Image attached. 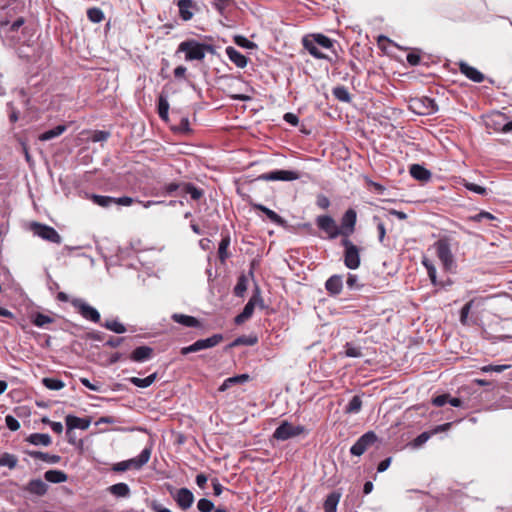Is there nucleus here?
Here are the masks:
<instances>
[{
  "instance_id": "nucleus-1",
  "label": "nucleus",
  "mask_w": 512,
  "mask_h": 512,
  "mask_svg": "<svg viewBox=\"0 0 512 512\" xmlns=\"http://www.w3.org/2000/svg\"><path fill=\"white\" fill-rule=\"evenodd\" d=\"M316 223L331 239L339 235L344 236L342 240L345 247L344 262L349 269H352V243L347 238L349 232L352 231V208L347 209L345 212L341 226H338L333 218L327 215L317 217Z\"/></svg>"
},
{
  "instance_id": "nucleus-2",
  "label": "nucleus",
  "mask_w": 512,
  "mask_h": 512,
  "mask_svg": "<svg viewBox=\"0 0 512 512\" xmlns=\"http://www.w3.org/2000/svg\"><path fill=\"white\" fill-rule=\"evenodd\" d=\"M436 255L446 271H452L456 267L454 255L451 251L450 239L442 237L434 243Z\"/></svg>"
},
{
  "instance_id": "nucleus-3",
  "label": "nucleus",
  "mask_w": 512,
  "mask_h": 512,
  "mask_svg": "<svg viewBox=\"0 0 512 512\" xmlns=\"http://www.w3.org/2000/svg\"><path fill=\"white\" fill-rule=\"evenodd\" d=\"M210 46L194 40L184 41L179 45V51L186 53V60H203Z\"/></svg>"
},
{
  "instance_id": "nucleus-4",
  "label": "nucleus",
  "mask_w": 512,
  "mask_h": 512,
  "mask_svg": "<svg viewBox=\"0 0 512 512\" xmlns=\"http://www.w3.org/2000/svg\"><path fill=\"white\" fill-rule=\"evenodd\" d=\"M410 108L418 115H431L438 111L436 101L427 96L412 99Z\"/></svg>"
},
{
  "instance_id": "nucleus-5",
  "label": "nucleus",
  "mask_w": 512,
  "mask_h": 512,
  "mask_svg": "<svg viewBox=\"0 0 512 512\" xmlns=\"http://www.w3.org/2000/svg\"><path fill=\"white\" fill-rule=\"evenodd\" d=\"M223 340L222 334H214L206 339H199L193 344L183 347L181 349L182 355H187L189 353L198 352L204 349L212 348L217 346Z\"/></svg>"
},
{
  "instance_id": "nucleus-6",
  "label": "nucleus",
  "mask_w": 512,
  "mask_h": 512,
  "mask_svg": "<svg viewBox=\"0 0 512 512\" xmlns=\"http://www.w3.org/2000/svg\"><path fill=\"white\" fill-rule=\"evenodd\" d=\"M304 431V426H294L291 423L284 421L275 429L273 437L277 440L285 441L302 434Z\"/></svg>"
},
{
  "instance_id": "nucleus-7",
  "label": "nucleus",
  "mask_w": 512,
  "mask_h": 512,
  "mask_svg": "<svg viewBox=\"0 0 512 512\" xmlns=\"http://www.w3.org/2000/svg\"><path fill=\"white\" fill-rule=\"evenodd\" d=\"M31 230L35 235L42 238L43 240L56 244H60L62 242L60 234L51 226L33 222L31 224Z\"/></svg>"
},
{
  "instance_id": "nucleus-8",
  "label": "nucleus",
  "mask_w": 512,
  "mask_h": 512,
  "mask_svg": "<svg viewBox=\"0 0 512 512\" xmlns=\"http://www.w3.org/2000/svg\"><path fill=\"white\" fill-rule=\"evenodd\" d=\"M72 305L78 310L80 315L94 323H98L100 321V313L94 307L90 306L82 299L76 298L71 301Z\"/></svg>"
},
{
  "instance_id": "nucleus-9",
  "label": "nucleus",
  "mask_w": 512,
  "mask_h": 512,
  "mask_svg": "<svg viewBox=\"0 0 512 512\" xmlns=\"http://www.w3.org/2000/svg\"><path fill=\"white\" fill-rule=\"evenodd\" d=\"M452 426L451 422L444 423L441 425H437L431 430L424 431L420 433L412 442L411 446L413 448H420L422 445H424L433 435H436L441 432L447 431Z\"/></svg>"
},
{
  "instance_id": "nucleus-10",
  "label": "nucleus",
  "mask_w": 512,
  "mask_h": 512,
  "mask_svg": "<svg viewBox=\"0 0 512 512\" xmlns=\"http://www.w3.org/2000/svg\"><path fill=\"white\" fill-rule=\"evenodd\" d=\"M259 178L265 181H294L299 179V173L291 170H275L264 173Z\"/></svg>"
},
{
  "instance_id": "nucleus-11",
  "label": "nucleus",
  "mask_w": 512,
  "mask_h": 512,
  "mask_svg": "<svg viewBox=\"0 0 512 512\" xmlns=\"http://www.w3.org/2000/svg\"><path fill=\"white\" fill-rule=\"evenodd\" d=\"M179 17L187 22L190 21L194 14L199 11V7L194 0H178Z\"/></svg>"
},
{
  "instance_id": "nucleus-12",
  "label": "nucleus",
  "mask_w": 512,
  "mask_h": 512,
  "mask_svg": "<svg viewBox=\"0 0 512 512\" xmlns=\"http://www.w3.org/2000/svg\"><path fill=\"white\" fill-rule=\"evenodd\" d=\"M377 441L375 432L368 431L354 443V456L362 455L367 448Z\"/></svg>"
},
{
  "instance_id": "nucleus-13",
  "label": "nucleus",
  "mask_w": 512,
  "mask_h": 512,
  "mask_svg": "<svg viewBox=\"0 0 512 512\" xmlns=\"http://www.w3.org/2000/svg\"><path fill=\"white\" fill-rule=\"evenodd\" d=\"M174 500L183 510L189 509L194 502L193 493L187 488L179 489L174 495Z\"/></svg>"
},
{
  "instance_id": "nucleus-14",
  "label": "nucleus",
  "mask_w": 512,
  "mask_h": 512,
  "mask_svg": "<svg viewBox=\"0 0 512 512\" xmlns=\"http://www.w3.org/2000/svg\"><path fill=\"white\" fill-rule=\"evenodd\" d=\"M459 70L464 76L475 83H481L485 78L482 72L463 61L459 63Z\"/></svg>"
},
{
  "instance_id": "nucleus-15",
  "label": "nucleus",
  "mask_w": 512,
  "mask_h": 512,
  "mask_svg": "<svg viewBox=\"0 0 512 512\" xmlns=\"http://www.w3.org/2000/svg\"><path fill=\"white\" fill-rule=\"evenodd\" d=\"M24 24L23 18H18L13 23H9L8 21L1 22L0 24V34L5 33L7 37H10L12 43L15 42L16 37L13 35L14 32H17L19 28H21Z\"/></svg>"
},
{
  "instance_id": "nucleus-16",
  "label": "nucleus",
  "mask_w": 512,
  "mask_h": 512,
  "mask_svg": "<svg viewBox=\"0 0 512 512\" xmlns=\"http://www.w3.org/2000/svg\"><path fill=\"white\" fill-rule=\"evenodd\" d=\"M421 263L425 267L432 285L439 288H445V284L437 278V270L433 262L427 257H423Z\"/></svg>"
},
{
  "instance_id": "nucleus-17",
  "label": "nucleus",
  "mask_w": 512,
  "mask_h": 512,
  "mask_svg": "<svg viewBox=\"0 0 512 512\" xmlns=\"http://www.w3.org/2000/svg\"><path fill=\"white\" fill-rule=\"evenodd\" d=\"M66 426L68 430L72 429H80L86 430L89 428L91 424V420L89 418H80L73 415L66 416Z\"/></svg>"
},
{
  "instance_id": "nucleus-18",
  "label": "nucleus",
  "mask_w": 512,
  "mask_h": 512,
  "mask_svg": "<svg viewBox=\"0 0 512 512\" xmlns=\"http://www.w3.org/2000/svg\"><path fill=\"white\" fill-rule=\"evenodd\" d=\"M409 173L415 180L421 182H428L432 177V173L420 164H412Z\"/></svg>"
},
{
  "instance_id": "nucleus-19",
  "label": "nucleus",
  "mask_w": 512,
  "mask_h": 512,
  "mask_svg": "<svg viewBox=\"0 0 512 512\" xmlns=\"http://www.w3.org/2000/svg\"><path fill=\"white\" fill-rule=\"evenodd\" d=\"M226 55L228 56L229 60L239 68H244L247 65V57L236 50L234 47H227Z\"/></svg>"
},
{
  "instance_id": "nucleus-20",
  "label": "nucleus",
  "mask_w": 512,
  "mask_h": 512,
  "mask_svg": "<svg viewBox=\"0 0 512 512\" xmlns=\"http://www.w3.org/2000/svg\"><path fill=\"white\" fill-rule=\"evenodd\" d=\"M343 287V280L340 275L331 276L325 283L326 290L332 294L337 295L341 292Z\"/></svg>"
},
{
  "instance_id": "nucleus-21",
  "label": "nucleus",
  "mask_w": 512,
  "mask_h": 512,
  "mask_svg": "<svg viewBox=\"0 0 512 512\" xmlns=\"http://www.w3.org/2000/svg\"><path fill=\"white\" fill-rule=\"evenodd\" d=\"M152 348L148 346L137 347L130 355V359L134 362H144L152 355Z\"/></svg>"
},
{
  "instance_id": "nucleus-22",
  "label": "nucleus",
  "mask_w": 512,
  "mask_h": 512,
  "mask_svg": "<svg viewBox=\"0 0 512 512\" xmlns=\"http://www.w3.org/2000/svg\"><path fill=\"white\" fill-rule=\"evenodd\" d=\"M254 308H255V298L252 297L247 302V304L244 306L242 312L235 317V323L239 325V324L244 323L246 320H248L252 316V314L254 312Z\"/></svg>"
},
{
  "instance_id": "nucleus-23",
  "label": "nucleus",
  "mask_w": 512,
  "mask_h": 512,
  "mask_svg": "<svg viewBox=\"0 0 512 512\" xmlns=\"http://www.w3.org/2000/svg\"><path fill=\"white\" fill-rule=\"evenodd\" d=\"M27 491L42 496L47 492L48 485L41 479H33L27 485Z\"/></svg>"
},
{
  "instance_id": "nucleus-24",
  "label": "nucleus",
  "mask_w": 512,
  "mask_h": 512,
  "mask_svg": "<svg viewBox=\"0 0 512 512\" xmlns=\"http://www.w3.org/2000/svg\"><path fill=\"white\" fill-rule=\"evenodd\" d=\"M28 454L32 458L42 460L48 464H57L61 460V457L59 455L49 454L41 451H30L28 452Z\"/></svg>"
},
{
  "instance_id": "nucleus-25",
  "label": "nucleus",
  "mask_w": 512,
  "mask_h": 512,
  "mask_svg": "<svg viewBox=\"0 0 512 512\" xmlns=\"http://www.w3.org/2000/svg\"><path fill=\"white\" fill-rule=\"evenodd\" d=\"M249 379V376L247 374H241L233 377H229L224 380V382L219 387L220 392H224L227 389H229L232 385L244 383Z\"/></svg>"
},
{
  "instance_id": "nucleus-26",
  "label": "nucleus",
  "mask_w": 512,
  "mask_h": 512,
  "mask_svg": "<svg viewBox=\"0 0 512 512\" xmlns=\"http://www.w3.org/2000/svg\"><path fill=\"white\" fill-rule=\"evenodd\" d=\"M27 441L36 446H49L51 444V437L49 434L33 433L27 438Z\"/></svg>"
},
{
  "instance_id": "nucleus-27",
  "label": "nucleus",
  "mask_w": 512,
  "mask_h": 512,
  "mask_svg": "<svg viewBox=\"0 0 512 512\" xmlns=\"http://www.w3.org/2000/svg\"><path fill=\"white\" fill-rule=\"evenodd\" d=\"M150 456L151 450L148 448L143 449L137 457L130 459L133 468L140 469L143 467L149 461Z\"/></svg>"
},
{
  "instance_id": "nucleus-28",
  "label": "nucleus",
  "mask_w": 512,
  "mask_h": 512,
  "mask_svg": "<svg viewBox=\"0 0 512 512\" xmlns=\"http://www.w3.org/2000/svg\"><path fill=\"white\" fill-rule=\"evenodd\" d=\"M45 480L51 483H62L68 478L67 474L60 470H48L44 474Z\"/></svg>"
},
{
  "instance_id": "nucleus-29",
  "label": "nucleus",
  "mask_w": 512,
  "mask_h": 512,
  "mask_svg": "<svg viewBox=\"0 0 512 512\" xmlns=\"http://www.w3.org/2000/svg\"><path fill=\"white\" fill-rule=\"evenodd\" d=\"M172 319L176 322V323H179L183 326H186V327H197L199 326V321L193 317V316H189V315H184V314H174L172 316Z\"/></svg>"
},
{
  "instance_id": "nucleus-30",
  "label": "nucleus",
  "mask_w": 512,
  "mask_h": 512,
  "mask_svg": "<svg viewBox=\"0 0 512 512\" xmlns=\"http://www.w3.org/2000/svg\"><path fill=\"white\" fill-rule=\"evenodd\" d=\"M157 378V373H153L146 378L131 377L129 382L139 388H147L152 385Z\"/></svg>"
},
{
  "instance_id": "nucleus-31",
  "label": "nucleus",
  "mask_w": 512,
  "mask_h": 512,
  "mask_svg": "<svg viewBox=\"0 0 512 512\" xmlns=\"http://www.w3.org/2000/svg\"><path fill=\"white\" fill-rule=\"evenodd\" d=\"M254 208L263 212L269 218V220L271 222H273L275 224L283 223V219L281 218V216H279L276 212L267 208L266 206H264L262 204H254Z\"/></svg>"
},
{
  "instance_id": "nucleus-32",
  "label": "nucleus",
  "mask_w": 512,
  "mask_h": 512,
  "mask_svg": "<svg viewBox=\"0 0 512 512\" xmlns=\"http://www.w3.org/2000/svg\"><path fill=\"white\" fill-rule=\"evenodd\" d=\"M65 130H66V126L65 125H58V126L54 127L53 129H50V130L45 131L44 133H42L39 136V140H41V141L51 140L53 138H56V137L60 136L62 133L65 132Z\"/></svg>"
},
{
  "instance_id": "nucleus-33",
  "label": "nucleus",
  "mask_w": 512,
  "mask_h": 512,
  "mask_svg": "<svg viewBox=\"0 0 512 512\" xmlns=\"http://www.w3.org/2000/svg\"><path fill=\"white\" fill-rule=\"evenodd\" d=\"M109 491L116 497H128L130 495L129 486L122 482L110 486Z\"/></svg>"
},
{
  "instance_id": "nucleus-34",
  "label": "nucleus",
  "mask_w": 512,
  "mask_h": 512,
  "mask_svg": "<svg viewBox=\"0 0 512 512\" xmlns=\"http://www.w3.org/2000/svg\"><path fill=\"white\" fill-rule=\"evenodd\" d=\"M340 495L336 492L329 494L324 502L325 512H336Z\"/></svg>"
},
{
  "instance_id": "nucleus-35",
  "label": "nucleus",
  "mask_w": 512,
  "mask_h": 512,
  "mask_svg": "<svg viewBox=\"0 0 512 512\" xmlns=\"http://www.w3.org/2000/svg\"><path fill=\"white\" fill-rule=\"evenodd\" d=\"M91 200L94 204L107 208L114 204L115 197L92 194Z\"/></svg>"
},
{
  "instance_id": "nucleus-36",
  "label": "nucleus",
  "mask_w": 512,
  "mask_h": 512,
  "mask_svg": "<svg viewBox=\"0 0 512 512\" xmlns=\"http://www.w3.org/2000/svg\"><path fill=\"white\" fill-rule=\"evenodd\" d=\"M42 384L49 390L58 391L65 387V383L57 378L45 377L42 379Z\"/></svg>"
},
{
  "instance_id": "nucleus-37",
  "label": "nucleus",
  "mask_w": 512,
  "mask_h": 512,
  "mask_svg": "<svg viewBox=\"0 0 512 512\" xmlns=\"http://www.w3.org/2000/svg\"><path fill=\"white\" fill-rule=\"evenodd\" d=\"M304 47L308 50V52L313 55L317 59H323L325 58V54L321 52L318 45H316L315 42H309V39L303 40Z\"/></svg>"
},
{
  "instance_id": "nucleus-38",
  "label": "nucleus",
  "mask_w": 512,
  "mask_h": 512,
  "mask_svg": "<svg viewBox=\"0 0 512 512\" xmlns=\"http://www.w3.org/2000/svg\"><path fill=\"white\" fill-rule=\"evenodd\" d=\"M168 112H169L168 100L163 95H160L159 99H158V114H159V117L162 120L167 121L168 120Z\"/></svg>"
},
{
  "instance_id": "nucleus-39",
  "label": "nucleus",
  "mask_w": 512,
  "mask_h": 512,
  "mask_svg": "<svg viewBox=\"0 0 512 512\" xmlns=\"http://www.w3.org/2000/svg\"><path fill=\"white\" fill-rule=\"evenodd\" d=\"M461 184L463 185V187H465L467 190H469L473 193H476L479 195H487L488 194V190L486 187L469 182L466 179H463Z\"/></svg>"
},
{
  "instance_id": "nucleus-40",
  "label": "nucleus",
  "mask_w": 512,
  "mask_h": 512,
  "mask_svg": "<svg viewBox=\"0 0 512 512\" xmlns=\"http://www.w3.org/2000/svg\"><path fill=\"white\" fill-rule=\"evenodd\" d=\"M18 463V459L15 455L10 453H4L0 457V466L8 467L9 469H14Z\"/></svg>"
},
{
  "instance_id": "nucleus-41",
  "label": "nucleus",
  "mask_w": 512,
  "mask_h": 512,
  "mask_svg": "<svg viewBox=\"0 0 512 512\" xmlns=\"http://www.w3.org/2000/svg\"><path fill=\"white\" fill-rule=\"evenodd\" d=\"M179 189L183 190V183L171 182L161 187L160 195H173Z\"/></svg>"
},
{
  "instance_id": "nucleus-42",
  "label": "nucleus",
  "mask_w": 512,
  "mask_h": 512,
  "mask_svg": "<svg viewBox=\"0 0 512 512\" xmlns=\"http://www.w3.org/2000/svg\"><path fill=\"white\" fill-rule=\"evenodd\" d=\"M183 192L190 194L191 198L198 200L203 196V190L195 187L191 183H183Z\"/></svg>"
},
{
  "instance_id": "nucleus-43",
  "label": "nucleus",
  "mask_w": 512,
  "mask_h": 512,
  "mask_svg": "<svg viewBox=\"0 0 512 512\" xmlns=\"http://www.w3.org/2000/svg\"><path fill=\"white\" fill-rule=\"evenodd\" d=\"M309 42H315L316 45L324 49H330L333 45L331 39L322 34L314 35L312 39H309Z\"/></svg>"
},
{
  "instance_id": "nucleus-44",
  "label": "nucleus",
  "mask_w": 512,
  "mask_h": 512,
  "mask_svg": "<svg viewBox=\"0 0 512 512\" xmlns=\"http://www.w3.org/2000/svg\"><path fill=\"white\" fill-rule=\"evenodd\" d=\"M103 326L106 329H108L110 331H113V332H115L117 334H122V333L126 332L125 326L122 323H120L119 321H117V320H107L103 324Z\"/></svg>"
},
{
  "instance_id": "nucleus-45",
  "label": "nucleus",
  "mask_w": 512,
  "mask_h": 512,
  "mask_svg": "<svg viewBox=\"0 0 512 512\" xmlns=\"http://www.w3.org/2000/svg\"><path fill=\"white\" fill-rule=\"evenodd\" d=\"M333 95L339 101H343V102H347L348 103L351 100L350 93H349L348 89L343 87V86L335 87L333 89Z\"/></svg>"
},
{
  "instance_id": "nucleus-46",
  "label": "nucleus",
  "mask_w": 512,
  "mask_h": 512,
  "mask_svg": "<svg viewBox=\"0 0 512 512\" xmlns=\"http://www.w3.org/2000/svg\"><path fill=\"white\" fill-rule=\"evenodd\" d=\"M88 19L93 23H100L104 19V13L99 8H90L87 11Z\"/></svg>"
},
{
  "instance_id": "nucleus-47",
  "label": "nucleus",
  "mask_w": 512,
  "mask_h": 512,
  "mask_svg": "<svg viewBox=\"0 0 512 512\" xmlns=\"http://www.w3.org/2000/svg\"><path fill=\"white\" fill-rule=\"evenodd\" d=\"M52 322H53V319L50 316L42 314V313H37L32 320V323L35 326L40 327V328H42L45 325L50 324Z\"/></svg>"
},
{
  "instance_id": "nucleus-48",
  "label": "nucleus",
  "mask_w": 512,
  "mask_h": 512,
  "mask_svg": "<svg viewBox=\"0 0 512 512\" xmlns=\"http://www.w3.org/2000/svg\"><path fill=\"white\" fill-rule=\"evenodd\" d=\"M247 290V279L245 276H241L238 278L237 284L234 287V293L236 296H243L244 292Z\"/></svg>"
},
{
  "instance_id": "nucleus-49",
  "label": "nucleus",
  "mask_w": 512,
  "mask_h": 512,
  "mask_svg": "<svg viewBox=\"0 0 512 512\" xmlns=\"http://www.w3.org/2000/svg\"><path fill=\"white\" fill-rule=\"evenodd\" d=\"M110 137V132L104 130H95L91 134L92 142H104Z\"/></svg>"
},
{
  "instance_id": "nucleus-50",
  "label": "nucleus",
  "mask_w": 512,
  "mask_h": 512,
  "mask_svg": "<svg viewBox=\"0 0 512 512\" xmlns=\"http://www.w3.org/2000/svg\"><path fill=\"white\" fill-rule=\"evenodd\" d=\"M496 217L487 211H480L479 213L470 216V220L473 222H482L483 220H495Z\"/></svg>"
},
{
  "instance_id": "nucleus-51",
  "label": "nucleus",
  "mask_w": 512,
  "mask_h": 512,
  "mask_svg": "<svg viewBox=\"0 0 512 512\" xmlns=\"http://www.w3.org/2000/svg\"><path fill=\"white\" fill-rule=\"evenodd\" d=\"M197 508L200 512H211L214 508V504L212 501L202 498L198 501Z\"/></svg>"
},
{
  "instance_id": "nucleus-52",
  "label": "nucleus",
  "mask_w": 512,
  "mask_h": 512,
  "mask_svg": "<svg viewBox=\"0 0 512 512\" xmlns=\"http://www.w3.org/2000/svg\"><path fill=\"white\" fill-rule=\"evenodd\" d=\"M406 60L409 65L417 66L421 62L420 50H413L407 54Z\"/></svg>"
},
{
  "instance_id": "nucleus-53",
  "label": "nucleus",
  "mask_w": 512,
  "mask_h": 512,
  "mask_svg": "<svg viewBox=\"0 0 512 512\" xmlns=\"http://www.w3.org/2000/svg\"><path fill=\"white\" fill-rule=\"evenodd\" d=\"M374 222L376 223V226H377V231H378V239H379V242H383L384 240V237H385V234H386V228H385V225L384 223L378 218V217H374L373 218Z\"/></svg>"
},
{
  "instance_id": "nucleus-54",
  "label": "nucleus",
  "mask_w": 512,
  "mask_h": 512,
  "mask_svg": "<svg viewBox=\"0 0 512 512\" xmlns=\"http://www.w3.org/2000/svg\"><path fill=\"white\" fill-rule=\"evenodd\" d=\"M507 368H509V365H486V366H483L482 367V371L483 372H496V373H501L503 371H505Z\"/></svg>"
},
{
  "instance_id": "nucleus-55",
  "label": "nucleus",
  "mask_w": 512,
  "mask_h": 512,
  "mask_svg": "<svg viewBox=\"0 0 512 512\" xmlns=\"http://www.w3.org/2000/svg\"><path fill=\"white\" fill-rule=\"evenodd\" d=\"M5 423H6V426L11 431H17L20 428L19 421L15 417H13L12 415H7L5 417Z\"/></svg>"
},
{
  "instance_id": "nucleus-56",
  "label": "nucleus",
  "mask_w": 512,
  "mask_h": 512,
  "mask_svg": "<svg viewBox=\"0 0 512 512\" xmlns=\"http://www.w3.org/2000/svg\"><path fill=\"white\" fill-rule=\"evenodd\" d=\"M471 308H472V302L470 301V302L466 303L460 310V322L464 325L467 323V318L471 311Z\"/></svg>"
},
{
  "instance_id": "nucleus-57",
  "label": "nucleus",
  "mask_w": 512,
  "mask_h": 512,
  "mask_svg": "<svg viewBox=\"0 0 512 512\" xmlns=\"http://www.w3.org/2000/svg\"><path fill=\"white\" fill-rule=\"evenodd\" d=\"M257 343V338L256 337H238L233 343H232V346H237V345H240V344H245V345H254Z\"/></svg>"
},
{
  "instance_id": "nucleus-58",
  "label": "nucleus",
  "mask_w": 512,
  "mask_h": 512,
  "mask_svg": "<svg viewBox=\"0 0 512 512\" xmlns=\"http://www.w3.org/2000/svg\"><path fill=\"white\" fill-rule=\"evenodd\" d=\"M449 401V394H441L432 399V404L437 407H442Z\"/></svg>"
},
{
  "instance_id": "nucleus-59",
  "label": "nucleus",
  "mask_w": 512,
  "mask_h": 512,
  "mask_svg": "<svg viewBox=\"0 0 512 512\" xmlns=\"http://www.w3.org/2000/svg\"><path fill=\"white\" fill-rule=\"evenodd\" d=\"M130 468H133L130 459L127 461L118 462L113 466V470L117 472H123Z\"/></svg>"
},
{
  "instance_id": "nucleus-60",
  "label": "nucleus",
  "mask_w": 512,
  "mask_h": 512,
  "mask_svg": "<svg viewBox=\"0 0 512 512\" xmlns=\"http://www.w3.org/2000/svg\"><path fill=\"white\" fill-rule=\"evenodd\" d=\"M235 42L239 46H242L244 48H253V47H255V44L253 42L249 41L248 39H246L243 36H236L235 37Z\"/></svg>"
},
{
  "instance_id": "nucleus-61",
  "label": "nucleus",
  "mask_w": 512,
  "mask_h": 512,
  "mask_svg": "<svg viewBox=\"0 0 512 512\" xmlns=\"http://www.w3.org/2000/svg\"><path fill=\"white\" fill-rule=\"evenodd\" d=\"M134 199L129 196H123L119 198H115L114 204L120 205V206H130L134 203Z\"/></svg>"
},
{
  "instance_id": "nucleus-62",
  "label": "nucleus",
  "mask_w": 512,
  "mask_h": 512,
  "mask_svg": "<svg viewBox=\"0 0 512 512\" xmlns=\"http://www.w3.org/2000/svg\"><path fill=\"white\" fill-rule=\"evenodd\" d=\"M228 245H229L228 239L221 240V242L219 244V249H218L219 257L221 258V260H224L226 258V250L228 248Z\"/></svg>"
},
{
  "instance_id": "nucleus-63",
  "label": "nucleus",
  "mask_w": 512,
  "mask_h": 512,
  "mask_svg": "<svg viewBox=\"0 0 512 512\" xmlns=\"http://www.w3.org/2000/svg\"><path fill=\"white\" fill-rule=\"evenodd\" d=\"M232 0H215V8L222 14L225 8L231 3Z\"/></svg>"
},
{
  "instance_id": "nucleus-64",
  "label": "nucleus",
  "mask_w": 512,
  "mask_h": 512,
  "mask_svg": "<svg viewBox=\"0 0 512 512\" xmlns=\"http://www.w3.org/2000/svg\"><path fill=\"white\" fill-rule=\"evenodd\" d=\"M316 203L321 209H327L330 205L329 199L324 195H318Z\"/></svg>"
}]
</instances>
